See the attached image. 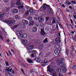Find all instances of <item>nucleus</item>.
Segmentation results:
<instances>
[{
	"instance_id": "35",
	"label": "nucleus",
	"mask_w": 76,
	"mask_h": 76,
	"mask_svg": "<svg viewBox=\"0 0 76 76\" xmlns=\"http://www.w3.org/2000/svg\"><path fill=\"white\" fill-rule=\"evenodd\" d=\"M31 73H34L35 72V70L34 69H31L30 70Z\"/></svg>"
},
{
	"instance_id": "21",
	"label": "nucleus",
	"mask_w": 76,
	"mask_h": 76,
	"mask_svg": "<svg viewBox=\"0 0 76 76\" xmlns=\"http://www.w3.org/2000/svg\"><path fill=\"white\" fill-rule=\"evenodd\" d=\"M64 60V59L63 58H61L60 59L59 61H58V62H59V63H61V61H63Z\"/></svg>"
},
{
	"instance_id": "59",
	"label": "nucleus",
	"mask_w": 76,
	"mask_h": 76,
	"mask_svg": "<svg viewBox=\"0 0 76 76\" xmlns=\"http://www.w3.org/2000/svg\"><path fill=\"white\" fill-rule=\"evenodd\" d=\"M6 65H7V66H8V65H9V64L8 63V62H6Z\"/></svg>"
},
{
	"instance_id": "34",
	"label": "nucleus",
	"mask_w": 76,
	"mask_h": 76,
	"mask_svg": "<svg viewBox=\"0 0 76 76\" xmlns=\"http://www.w3.org/2000/svg\"><path fill=\"white\" fill-rule=\"evenodd\" d=\"M34 21H30V25H34Z\"/></svg>"
},
{
	"instance_id": "2",
	"label": "nucleus",
	"mask_w": 76,
	"mask_h": 76,
	"mask_svg": "<svg viewBox=\"0 0 76 76\" xmlns=\"http://www.w3.org/2000/svg\"><path fill=\"white\" fill-rule=\"evenodd\" d=\"M59 64H61V68L63 70V73H66V68L65 67L64 64V62H61L59 63Z\"/></svg>"
},
{
	"instance_id": "8",
	"label": "nucleus",
	"mask_w": 76,
	"mask_h": 76,
	"mask_svg": "<svg viewBox=\"0 0 76 76\" xmlns=\"http://www.w3.org/2000/svg\"><path fill=\"white\" fill-rule=\"evenodd\" d=\"M34 60L37 62V63L41 61V58L39 57L36 58Z\"/></svg>"
},
{
	"instance_id": "49",
	"label": "nucleus",
	"mask_w": 76,
	"mask_h": 76,
	"mask_svg": "<svg viewBox=\"0 0 76 76\" xmlns=\"http://www.w3.org/2000/svg\"><path fill=\"white\" fill-rule=\"evenodd\" d=\"M32 53V51H30L29 50L28 51V53H29L30 54Z\"/></svg>"
},
{
	"instance_id": "46",
	"label": "nucleus",
	"mask_w": 76,
	"mask_h": 76,
	"mask_svg": "<svg viewBox=\"0 0 76 76\" xmlns=\"http://www.w3.org/2000/svg\"><path fill=\"white\" fill-rule=\"evenodd\" d=\"M9 0H3V1L4 2H7L9 1Z\"/></svg>"
},
{
	"instance_id": "52",
	"label": "nucleus",
	"mask_w": 76,
	"mask_h": 76,
	"mask_svg": "<svg viewBox=\"0 0 76 76\" xmlns=\"http://www.w3.org/2000/svg\"><path fill=\"white\" fill-rule=\"evenodd\" d=\"M69 8L71 9H73V7H72L71 6H69Z\"/></svg>"
},
{
	"instance_id": "62",
	"label": "nucleus",
	"mask_w": 76,
	"mask_h": 76,
	"mask_svg": "<svg viewBox=\"0 0 76 76\" xmlns=\"http://www.w3.org/2000/svg\"><path fill=\"white\" fill-rule=\"evenodd\" d=\"M1 29L3 31V32H4V30H5L3 28H1Z\"/></svg>"
},
{
	"instance_id": "25",
	"label": "nucleus",
	"mask_w": 76,
	"mask_h": 76,
	"mask_svg": "<svg viewBox=\"0 0 76 76\" xmlns=\"http://www.w3.org/2000/svg\"><path fill=\"white\" fill-rule=\"evenodd\" d=\"M49 12L50 13V14H51V13H53V10H52V9L50 8L49 9Z\"/></svg>"
},
{
	"instance_id": "42",
	"label": "nucleus",
	"mask_w": 76,
	"mask_h": 76,
	"mask_svg": "<svg viewBox=\"0 0 76 76\" xmlns=\"http://www.w3.org/2000/svg\"><path fill=\"white\" fill-rule=\"evenodd\" d=\"M57 71L58 72H61V69L60 68L58 69Z\"/></svg>"
},
{
	"instance_id": "19",
	"label": "nucleus",
	"mask_w": 76,
	"mask_h": 76,
	"mask_svg": "<svg viewBox=\"0 0 76 76\" xmlns=\"http://www.w3.org/2000/svg\"><path fill=\"white\" fill-rule=\"evenodd\" d=\"M43 63L44 64H46L48 63V61H47V60L46 59H44L43 61H42Z\"/></svg>"
},
{
	"instance_id": "30",
	"label": "nucleus",
	"mask_w": 76,
	"mask_h": 76,
	"mask_svg": "<svg viewBox=\"0 0 76 76\" xmlns=\"http://www.w3.org/2000/svg\"><path fill=\"white\" fill-rule=\"evenodd\" d=\"M19 16L18 15H16L15 16V19H19Z\"/></svg>"
},
{
	"instance_id": "6",
	"label": "nucleus",
	"mask_w": 76,
	"mask_h": 76,
	"mask_svg": "<svg viewBox=\"0 0 76 76\" xmlns=\"http://www.w3.org/2000/svg\"><path fill=\"white\" fill-rule=\"evenodd\" d=\"M46 8H47V5H46V4H43L42 7L40 9H43V10H45Z\"/></svg>"
},
{
	"instance_id": "31",
	"label": "nucleus",
	"mask_w": 76,
	"mask_h": 76,
	"mask_svg": "<svg viewBox=\"0 0 76 76\" xmlns=\"http://www.w3.org/2000/svg\"><path fill=\"white\" fill-rule=\"evenodd\" d=\"M70 55H71V57H72L74 55V53H73L72 51H70Z\"/></svg>"
},
{
	"instance_id": "18",
	"label": "nucleus",
	"mask_w": 76,
	"mask_h": 76,
	"mask_svg": "<svg viewBox=\"0 0 76 76\" xmlns=\"http://www.w3.org/2000/svg\"><path fill=\"white\" fill-rule=\"evenodd\" d=\"M41 34L42 35H45V32H44V29H41Z\"/></svg>"
},
{
	"instance_id": "60",
	"label": "nucleus",
	"mask_w": 76,
	"mask_h": 76,
	"mask_svg": "<svg viewBox=\"0 0 76 76\" xmlns=\"http://www.w3.org/2000/svg\"><path fill=\"white\" fill-rule=\"evenodd\" d=\"M10 69V68H8L7 69V72H9V69Z\"/></svg>"
},
{
	"instance_id": "24",
	"label": "nucleus",
	"mask_w": 76,
	"mask_h": 76,
	"mask_svg": "<svg viewBox=\"0 0 76 76\" xmlns=\"http://www.w3.org/2000/svg\"><path fill=\"white\" fill-rule=\"evenodd\" d=\"M38 19V16L37 15H35V18H34V20H37Z\"/></svg>"
},
{
	"instance_id": "47",
	"label": "nucleus",
	"mask_w": 76,
	"mask_h": 76,
	"mask_svg": "<svg viewBox=\"0 0 76 76\" xmlns=\"http://www.w3.org/2000/svg\"><path fill=\"white\" fill-rule=\"evenodd\" d=\"M31 56L32 57H34V53L31 54Z\"/></svg>"
},
{
	"instance_id": "48",
	"label": "nucleus",
	"mask_w": 76,
	"mask_h": 76,
	"mask_svg": "<svg viewBox=\"0 0 76 76\" xmlns=\"http://www.w3.org/2000/svg\"><path fill=\"white\" fill-rule=\"evenodd\" d=\"M0 38L2 40H3V37H2V36H1V34H0Z\"/></svg>"
},
{
	"instance_id": "57",
	"label": "nucleus",
	"mask_w": 76,
	"mask_h": 76,
	"mask_svg": "<svg viewBox=\"0 0 76 76\" xmlns=\"http://www.w3.org/2000/svg\"><path fill=\"white\" fill-rule=\"evenodd\" d=\"M70 20H71V23H73V20L72 19H70Z\"/></svg>"
},
{
	"instance_id": "58",
	"label": "nucleus",
	"mask_w": 76,
	"mask_h": 76,
	"mask_svg": "<svg viewBox=\"0 0 76 76\" xmlns=\"http://www.w3.org/2000/svg\"><path fill=\"white\" fill-rule=\"evenodd\" d=\"M62 7H65V5H64V4H63L62 5Z\"/></svg>"
},
{
	"instance_id": "33",
	"label": "nucleus",
	"mask_w": 76,
	"mask_h": 76,
	"mask_svg": "<svg viewBox=\"0 0 76 76\" xmlns=\"http://www.w3.org/2000/svg\"><path fill=\"white\" fill-rule=\"evenodd\" d=\"M43 48V45H41L39 46V48L40 49H42Z\"/></svg>"
},
{
	"instance_id": "32",
	"label": "nucleus",
	"mask_w": 76,
	"mask_h": 76,
	"mask_svg": "<svg viewBox=\"0 0 76 76\" xmlns=\"http://www.w3.org/2000/svg\"><path fill=\"white\" fill-rule=\"evenodd\" d=\"M15 3H14V2L12 3L11 4V7H13V6H15Z\"/></svg>"
},
{
	"instance_id": "39",
	"label": "nucleus",
	"mask_w": 76,
	"mask_h": 76,
	"mask_svg": "<svg viewBox=\"0 0 76 76\" xmlns=\"http://www.w3.org/2000/svg\"><path fill=\"white\" fill-rule=\"evenodd\" d=\"M58 76H63V75L61 73H59Z\"/></svg>"
},
{
	"instance_id": "45",
	"label": "nucleus",
	"mask_w": 76,
	"mask_h": 76,
	"mask_svg": "<svg viewBox=\"0 0 76 76\" xmlns=\"http://www.w3.org/2000/svg\"><path fill=\"white\" fill-rule=\"evenodd\" d=\"M49 19L50 18H49V17H46V21H48V20H49Z\"/></svg>"
},
{
	"instance_id": "14",
	"label": "nucleus",
	"mask_w": 76,
	"mask_h": 76,
	"mask_svg": "<svg viewBox=\"0 0 76 76\" xmlns=\"http://www.w3.org/2000/svg\"><path fill=\"white\" fill-rule=\"evenodd\" d=\"M13 12L14 13H18V10L16 9H14L13 10Z\"/></svg>"
},
{
	"instance_id": "50",
	"label": "nucleus",
	"mask_w": 76,
	"mask_h": 76,
	"mask_svg": "<svg viewBox=\"0 0 76 76\" xmlns=\"http://www.w3.org/2000/svg\"><path fill=\"white\" fill-rule=\"evenodd\" d=\"M73 16L75 19H76V16L74 14H73Z\"/></svg>"
},
{
	"instance_id": "7",
	"label": "nucleus",
	"mask_w": 76,
	"mask_h": 76,
	"mask_svg": "<svg viewBox=\"0 0 76 76\" xmlns=\"http://www.w3.org/2000/svg\"><path fill=\"white\" fill-rule=\"evenodd\" d=\"M54 52L55 54L58 55L60 53V50L58 49H56L54 51Z\"/></svg>"
},
{
	"instance_id": "10",
	"label": "nucleus",
	"mask_w": 76,
	"mask_h": 76,
	"mask_svg": "<svg viewBox=\"0 0 76 76\" xmlns=\"http://www.w3.org/2000/svg\"><path fill=\"white\" fill-rule=\"evenodd\" d=\"M29 15V11H27L24 14L23 16L24 17H26Z\"/></svg>"
},
{
	"instance_id": "63",
	"label": "nucleus",
	"mask_w": 76,
	"mask_h": 76,
	"mask_svg": "<svg viewBox=\"0 0 76 76\" xmlns=\"http://www.w3.org/2000/svg\"><path fill=\"white\" fill-rule=\"evenodd\" d=\"M69 2V1H68V0H66V4H67Z\"/></svg>"
},
{
	"instance_id": "23",
	"label": "nucleus",
	"mask_w": 76,
	"mask_h": 76,
	"mask_svg": "<svg viewBox=\"0 0 76 76\" xmlns=\"http://www.w3.org/2000/svg\"><path fill=\"white\" fill-rule=\"evenodd\" d=\"M21 4V3H20V1H18L16 3V5H19Z\"/></svg>"
},
{
	"instance_id": "56",
	"label": "nucleus",
	"mask_w": 76,
	"mask_h": 76,
	"mask_svg": "<svg viewBox=\"0 0 76 76\" xmlns=\"http://www.w3.org/2000/svg\"><path fill=\"white\" fill-rule=\"evenodd\" d=\"M32 52H34V53H36V52H37V51L35 50H33Z\"/></svg>"
},
{
	"instance_id": "28",
	"label": "nucleus",
	"mask_w": 76,
	"mask_h": 76,
	"mask_svg": "<svg viewBox=\"0 0 76 76\" xmlns=\"http://www.w3.org/2000/svg\"><path fill=\"white\" fill-rule=\"evenodd\" d=\"M56 23V19L54 18L52 21V23L53 24L54 23Z\"/></svg>"
},
{
	"instance_id": "9",
	"label": "nucleus",
	"mask_w": 76,
	"mask_h": 76,
	"mask_svg": "<svg viewBox=\"0 0 76 76\" xmlns=\"http://www.w3.org/2000/svg\"><path fill=\"white\" fill-rule=\"evenodd\" d=\"M21 42L23 44H27V41H26V40L21 39Z\"/></svg>"
},
{
	"instance_id": "13",
	"label": "nucleus",
	"mask_w": 76,
	"mask_h": 76,
	"mask_svg": "<svg viewBox=\"0 0 76 76\" xmlns=\"http://www.w3.org/2000/svg\"><path fill=\"white\" fill-rule=\"evenodd\" d=\"M37 31V28L36 27H34L33 28V31L34 32H36Z\"/></svg>"
},
{
	"instance_id": "16",
	"label": "nucleus",
	"mask_w": 76,
	"mask_h": 76,
	"mask_svg": "<svg viewBox=\"0 0 76 76\" xmlns=\"http://www.w3.org/2000/svg\"><path fill=\"white\" fill-rule=\"evenodd\" d=\"M55 48L56 49H58V48H60V45L58 44H56L55 46Z\"/></svg>"
},
{
	"instance_id": "54",
	"label": "nucleus",
	"mask_w": 76,
	"mask_h": 76,
	"mask_svg": "<svg viewBox=\"0 0 76 76\" xmlns=\"http://www.w3.org/2000/svg\"><path fill=\"white\" fill-rule=\"evenodd\" d=\"M70 4H71V2H69L67 4L69 5H70Z\"/></svg>"
},
{
	"instance_id": "64",
	"label": "nucleus",
	"mask_w": 76,
	"mask_h": 76,
	"mask_svg": "<svg viewBox=\"0 0 76 76\" xmlns=\"http://www.w3.org/2000/svg\"><path fill=\"white\" fill-rule=\"evenodd\" d=\"M72 74V72H69V73L68 74V75H70V74Z\"/></svg>"
},
{
	"instance_id": "43",
	"label": "nucleus",
	"mask_w": 76,
	"mask_h": 76,
	"mask_svg": "<svg viewBox=\"0 0 76 76\" xmlns=\"http://www.w3.org/2000/svg\"><path fill=\"white\" fill-rule=\"evenodd\" d=\"M17 27H18V25H16L14 26H13V28L14 29H15V28H17Z\"/></svg>"
},
{
	"instance_id": "29",
	"label": "nucleus",
	"mask_w": 76,
	"mask_h": 76,
	"mask_svg": "<svg viewBox=\"0 0 76 76\" xmlns=\"http://www.w3.org/2000/svg\"><path fill=\"white\" fill-rule=\"evenodd\" d=\"M48 42V39L47 38H45V39L43 41L44 43H45Z\"/></svg>"
},
{
	"instance_id": "22",
	"label": "nucleus",
	"mask_w": 76,
	"mask_h": 76,
	"mask_svg": "<svg viewBox=\"0 0 76 76\" xmlns=\"http://www.w3.org/2000/svg\"><path fill=\"white\" fill-rule=\"evenodd\" d=\"M20 26L22 28H25L26 26H25V24H21L20 25Z\"/></svg>"
},
{
	"instance_id": "44",
	"label": "nucleus",
	"mask_w": 76,
	"mask_h": 76,
	"mask_svg": "<svg viewBox=\"0 0 76 76\" xmlns=\"http://www.w3.org/2000/svg\"><path fill=\"white\" fill-rule=\"evenodd\" d=\"M71 2L73 4H75V2L74 1H71Z\"/></svg>"
},
{
	"instance_id": "4",
	"label": "nucleus",
	"mask_w": 76,
	"mask_h": 76,
	"mask_svg": "<svg viewBox=\"0 0 76 76\" xmlns=\"http://www.w3.org/2000/svg\"><path fill=\"white\" fill-rule=\"evenodd\" d=\"M20 36V37L22 38H26L27 37V34H21L20 33H19Z\"/></svg>"
},
{
	"instance_id": "3",
	"label": "nucleus",
	"mask_w": 76,
	"mask_h": 76,
	"mask_svg": "<svg viewBox=\"0 0 76 76\" xmlns=\"http://www.w3.org/2000/svg\"><path fill=\"white\" fill-rule=\"evenodd\" d=\"M47 69V72L49 71L50 73H54L55 72V69L53 68H50V65L48 66Z\"/></svg>"
},
{
	"instance_id": "51",
	"label": "nucleus",
	"mask_w": 76,
	"mask_h": 76,
	"mask_svg": "<svg viewBox=\"0 0 76 76\" xmlns=\"http://www.w3.org/2000/svg\"><path fill=\"white\" fill-rule=\"evenodd\" d=\"M22 65H23V67H26V65H25V64H22Z\"/></svg>"
},
{
	"instance_id": "53",
	"label": "nucleus",
	"mask_w": 76,
	"mask_h": 76,
	"mask_svg": "<svg viewBox=\"0 0 76 76\" xmlns=\"http://www.w3.org/2000/svg\"><path fill=\"white\" fill-rule=\"evenodd\" d=\"M26 9H29V7L27 6H26Z\"/></svg>"
},
{
	"instance_id": "36",
	"label": "nucleus",
	"mask_w": 76,
	"mask_h": 76,
	"mask_svg": "<svg viewBox=\"0 0 76 76\" xmlns=\"http://www.w3.org/2000/svg\"><path fill=\"white\" fill-rule=\"evenodd\" d=\"M32 18L31 17H29L28 18V20H30V21L32 20Z\"/></svg>"
},
{
	"instance_id": "41",
	"label": "nucleus",
	"mask_w": 76,
	"mask_h": 76,
	"mask_svg": "<svg viewBox=\"0 0 76 76\" xmlns=\"http://www.w3.org/2000/svg\"><path fill=\"white\" fill-rule=\"evenodd\" d=\"M73 40H74V41H76V35H75V36L74 38V37H73Z\"/></svg>"
},
{
	"instance_id": "12",
	"label": "nucleus",
	"mask_w": 76,
	"mask_h": 76,
	"mask_svg": "<svg viewBox=\"0 0 76 76\" xmlns=\"http://www.w3.org/2000/svg\"><path fill=\"white\" fill-rule=\"evenodd\" d=\"M22 23L24 24H26V25H27V24H28V22L27 21L25 20H22Z\"/></svg>"
},
{
	"instance_id": "27",
	"label": "nucleus",
	"mask_w": 76,
	"mask_h": 76,
	"mask_svg": "<svg viewBox=\"0 0 76 76\" xmlns=\"http://www.w3.org/2000/svg\"><path fill=\"white\" fill-rule=\"evenodd\" d=\"M26 11V10H25V9H22V10H21V13H25Z\"/></svg>"
},
{
	"instance_id": "38",
	"label": "nucleus",
	"mask_w": 76,
	"mask_h": 76,
	"mask_svg": "<svg viewBox=\"0 0 76 76\" xmlns=\"http://www.w3.org/2000/svg\"><path fill=\"white\" fill-rule=\"evenodd\" d=\"M52 75L53 76H57V73L55 72L52 74Z\"/></svg>"
},
{
	"instance_id": "17",
	"label": "nucleus",
	"mask_w": 76,
	"mask_h": 76,
	"mask_svg": "<svg viewBox=\"0 0 76 76\" xmlns=\"http://www.w3.org/2000/svg\"><path fill=\"white\" fill-rule=\"evenodd\" d=\"M55 41L56 42H60V37H58L56 39H55Z\"/></svg>"
},
{
	"instance_id": "15",
	"label": "nucleus",
	"mask_w": 76,
	"mask_h": 76,
	"mask_svg": "<svg viewBox=\"0 0 76 76\" xmlns=\"http://www.w3.org/2000/svg\"><path fill=\"white\" fill-rule=\"evenodd\" d=\"M38 21L40 23H42L43 22V20H42V18H38Z\"/></svg>"
},
{
	"instance_id": "5",
	"label": "nucleus",
	"mask_w": 76,
	"mask_h": 76,
	"mask_svg": "<svg viewBox=\"0 0 76 76\" xmlns=\"http://www.w3.org/2000/svg\"><path fill=\"white\" fill-rule=\"evenodd\" d=\"M27 48L29 50H33L34 49V46L32 45L28 46H27Z\"/></svg>"
},
{
	"instance_id": "61",
	"label": "nucleus",
	"mask_w": 76,
	"mask_h": 76,
	"mask_svg": "<svg viewBox=\"0 0 76 76\" xmlns=\"http://www.w3.org/2000/svg\"><path fill=\"white\" fill-rule=\"evenodd\" d=\"M12 74H15V72H14V71L12 70Z\"/></svg>"
},
{
	"instance_id": "26",
	"label": "nucleus",
	"mask_w": 76,
	"mask_h": 76,
	"mask_svg": "<svg viewBox=\"0 0 76 76\" xmlns=\"http://www.w3.org/2000/svg\"><path fill=\"white\" fill-rule=\"evenodd\" d=\"M29 12L30 13H32L34 12V10H32V9L31 8L29 9Z\"/></svg>"
},
{
	"instance_id": "37",
	"label": "nucleus",
	"mask_w": 76,
	"mask_h": 76,
	"mask_svg": "<svg viewBox=\"0 0 76 76\" xmlns=\"http://www.w3.org/2000/svg\"><path fill=\"white\" fill-rule=\"evenodd\" d=\"M23 7V6L22 5L18 7V9H22Z\"/></svg>"
},
{
	"instance_id": "1",
	"label": "nucleus",
	"mask_w": 76,
	"mask_h": 76,
	"mask_svg": "<svg viewBox=\"0 0 76 76\" xmlns=\"http://www.w3.org/2000/svg\"><path fill=\"white\" fill-rule=\"evenodd\" d=\"M5 23H8L9 26H13L15 25V21L13 20H7L5 21Z\"/></svg>"
},
{
	"instance_id": "55",
	"label": "nucleus",
	"mask_w": 76,
	"mask_h": 76,
	"mask_svg": "<svg viewBox=\"0 0 76 76\" xmlns=\"http://www.w3.org/2000/svg\"><path fill=\"white\" fill-rule=\"evenodd\" d=\"M56 27L57 29H58V25H56Z\"/></svg>"
},
{
	"instance_id": "40",
	"label": "nucleus",
	"mask_w": 76,
	"mask_h": 76,
	"mask_svg": "<svg viewBox=\"0 0 76 76\" xmlns=\"http://www.w3.org/2000/svg\"><path fill=\"white\" fill-rule=\"evenodd\" d=\"M66 54H67V55H69V51H68V50L66 49Z\"/></svg>"
},
{
	"instance_id": "20",
	"label": "nucleus",
	"mask_w": 76,
	"mask_h": 76,
	"mask_svg": "<svg viewBox=\"0 0 76 76\" xmlns=\"http://www.w3.org/2000/svg\"><path fill=\"white\" fill-rule=\"evenodd\" d=\"M5 15H6V13H4L0 15V18H3Z\"/></svg>"
},
{
	"instance_id": "11",
	"label": "nucleus",
	"mask_w": 76,
	"mask_h": 76,
	"mask_svg": "<svg viewBox=\"0 0 76 76\" xmlns=\"http://www.w3.org/2000/svg\"><path fill=\"white\" fill-rule=\"evenodd\" d=\"M26 60L28 63H33L32 62V60L31 59L26 58Z\"/></svg>"
}]
</instances>
